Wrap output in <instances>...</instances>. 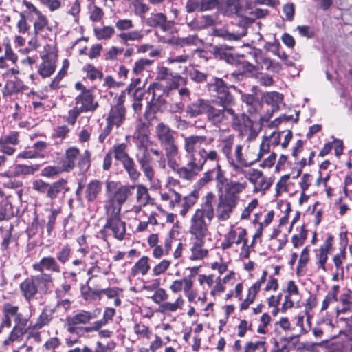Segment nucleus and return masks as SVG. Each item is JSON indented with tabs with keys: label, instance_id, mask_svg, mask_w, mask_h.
Returning a JSON list of instances; mask_svg holds the SVG:
<instances>
[{
	"label": "nucleus",
	"instance_id": "obj_19",
	"mask_svg": "<svg viewBox=\"0 0 352 352\" xmlns=\"http://www.w3.org/2000/svg\"><path fill=\"white\" fill-rule=\"evenodd\" d=\"M47 148V144L43 141L34 143L32 146L26 147L23 151L17 154V159H43L44 151Z\"/></svg>",
	"mask_w": 352,
	"mask_h": 352
},
{
	"label": "nucleus",
	"instance_id": "obj_11",
	"mask_svg": "<svg viewBox=\"0 0 352 352\" xmlns=\"http://www.w3.org/2000/svg\"><path fill=\"white\" fill-rule=\"evenodd\" d=\"M232 129L239 132L241 136H248L247 140L252 141L258 135V131L253 128L254 122L244 113H233L230 115Z\"/></svg>",
	"mask_w": 352,
	"mask_h": 352
},
{
	"label": "nucleus",
	"instance_id": "obj_21",
	"mask_svg": "<svg viewBox=\"0 0 352 352\" xmlns=\"http://www.w3.org/2000/svg\"><path fill=\"white\" fill-rule=\"evenodd\" d=\"M333 239V236L329 235L323 244L320 245L318 253L316 255L318 267L321 268L324 272L327 271L325 263L328 258V254L332 248Z\"/></svg>",
	"mask_w": 352,
	"mask_h": 352
},
{
	"label": "nucleus",
	"instance_id": "obj_3",
	"mask_svg": "<svg viewBox=\"0 0 352 352\" xmlns=\"http://www.w3.org/2000/svg\"><path fill=\"white\" fill-rule=\"evenodd\" d=\"M214 195L208 192L199 208L195 210L190 221L189 232L192 239H205L209 235L208 226L214 215L212 201Z\"/></svg>",
	"mask_w": 352,
	"mask_h": 352
},
{
	"label": "nucleus",
	"instance_id": "obj_9",
	"mask_svg": "<svg viewBox=\"0 0 352 352\" xmlns=\"http://www.w3.org/2000/svg\"><path fill=\"white\" fill-rule=\"evenodd\" d=\"M91 154L87 150L82 154L76 147H70L65 151L64 157L62 158L59 164H61L63 170L66 173L70 172L75 167L76 163L80 169L87 170L89 166Z\"/></svg>",
	"mask_w": 352,
	"mask_h": 352
},
{
	"label": "nucleus",
	"instance_id": "obj_26",
	"mask_svg": "<svg viewBox=\"0 0 352 352\" xmlns=\"http://www.w3.org/2000/svg\"><path fill=\"white\" fill-rule=\"evenodd\" d=\"M209 87L211 91L223 95L220 97L221 99L224 96L226 101L230 102L232 100V96L228 93V87L221 78H213L212 81L209 83Z\"/></svg>",
	"mask_w": 352,
	"mask_h": 352
},
{
	"label": "nucleus",
	"instance_id": "obj_6",
	"mask_svg": "<svg viewBox=\"0 0 352 352\" xmlns=\"http://www.w3.org/2000/svg\"><path fill=\"white\" fill-rule=\"evenodd\" d=\"M54 278L50 274H39L30 276L20 283V290L28 301L36 299V296L41 292L46 293L50 284L53 283Z\"/></svg>",
	"mask_w": 352,
	"mask_h": 352
},
{
	"label": "nucleus",
	"instance_id": "obj_34",
	"mask_svg": "<svg viewBox=\"0 0 352 352\" xmlns=\"http://www.w3.org/2000/svg\"><path fill=\"white\" fill-rule=\"evenodd\" d=\"M173 43L181 47L186 46H197L203 43L197 35H188L186 37L177 38L172 41Z\"/></svg>",
	"mask_w": 352,
	"mask_h": 352
},
{
	"label": "nucleus",
	"instance_id": "obj_39",
	"mask_svg": "<svg viewBox=\"0 0 352 352\" xmlns=\"http://www.w3.org/2000/svg\"><path fill=\"white\" fill-rule=\"evenodd\" d=\"M184 300L181 295H179L174 302H165L160 305L159 310L162 313L166 311L175 312L177 309L182 308Z\"/></svg>",
	"mask_w": 352,
	"mask_h": 352
},
{
	"label": "nucleus",
	"instance_id": "obj_33",
	"mask_svg": "<svg viewBox=\"0 0 352 352\" xmlns=\"http://www.w3.org/2000/svg\"><path fill=\"white\" fill-rule=\"evenodd\" d=\"M146 24L150 27H160L164 31L168 29V23L165 14L163 13L151 14L146 19Z\"/></svg>",
	"mask_w": 352,
	"mask_h": 352
},
{
	"label": "nucleus",
	"instance_id": "obj_56",
	"mask_svg": "<svg viewBox=\"0 0 352 352\" xmlns=\"http://www.w3.org/2000/svg\"><path fill=\"white\" fill-rule=\"evenodd\" d=\"M216 172V164L214 163V166L213 168L208 170L205 172L203 176L199 179L197 184L199 187H202L205 186L206 184L214 180V174Z\"/></svg>",
	"mask_w": 352,
	"mask_h": 352
},
{
	"label": "nucleus",
	"instance_id": "obj_43",
	"mask_svg": "<svg viewBox=\"0 0 352 352\" xmlns=\"http://www.w3.org/2000/svg\"><path fill=\"white\" fill-rule=\"evenodd\" d=\"M14 216L13 207L7 200L0 202V221L8 220Z\"/></svg>",
	"mask_w": 352,
	"mask_h": 352
},
{
	"label": "nucleus",
	"instance_id": "obj_13",
	"mask_svg": "<svg viewBox=\"0 0 352 352\" xmlns=\"http://www.w3.org/2000/svg\"><path fill=\"white\" fill-rule=\"evenodd\" d=\"M232 113V108L226 107L224 104L212 105L210 103L206 114V120L211 125L220 128L229 123L230 115Z\"/></svg>",
	"mask_w": 352,
	"mask_h": 352
},
{
	"label": "nucleus",
	"instance_id": "obj_59",
	"mask_svg": "<svg viewBox=\"0 0 352 352\" xmlns=\"http://www.w3.org/2000/svg\"><path fill=\"white\" fill-rule=\"evenodd\" d=\"M84 69L87 72V78L91 80L102 77V73L91 64L85 65Z\"/></svg>",
	"mask_w": 352,
	"mask_h": 352
},
{
	"label": "nucleus",
	"instance_id": "obj_16",
	"mask_svg": "<svg viewBox=\"0 0 352 352\" xmlns=\"http://www.w3.org/2000/svg\"><path fill=\"white\" fill-rule=\"evenodd\" d=\"M32 268L34 271L40 272V274H58L61 272L60 265L57 260L52 256H43L38 262L32 264Z\"/></svg>",
	"mask_w": 352,
	"mask_h": 352
},
{
	"label": "nucleus",
	"instance_id": "obj_61",
	"mask_svg": "<svg viewBox=\"0 0 352 352\" xmlns=\"http://www.w3.org/2000/svg\"><path fill=\"white\" fill-rule=\"evenodd\" d=\"M25 331L14 327L10 333L8 338L4 341V344H10L12 342L19 340L23 334L25 333Z\"/></svg>",
	"mask_w": 352,
	"mask_h": 352
},
{
	"label": "nucleus",
	"instance_id": "obj_51",
	"mask_svg": "<svg viewBox=\"0 0 352 352\" xmlns=\"http://www.w3.org/2000/svg\"><path fill=\"white\" fill-rule=\"evenodd\" d=\"M43 6L54 12L62 7L65 0H37Z\"/></svg>",
	"mask_w": 352,
	"mask_h": 352
},
{
	"label": "nucleus",
	"instance_id": "obj_60",
	"mask_svg": "<svg viewBox=\"0 0 352 352\" xmlns=\"http://www.w3.org/2000/svg\"><path fill=\"white\" fill-rule=\"evenodd\" d=\"M186 12L188 13L194 12H203L201 0H188L186 5Z\"/></svg>",
	"mask_w": 352,
	"mask_h": 352
},
{
	"label": "nucleus",
	"instance_id": "obj_45",
	"mask_svg": "<svg viewBox=\"0 0 352 352\" xmlns=\"http://www.w3.org/2000/svg\"><path fill=\"white\" fill-rule=\"evenodd\" d=\"M136 201L141 206H146L148 204L150 199L147 188L142 184L136 186Z\"/></svg>",
	"mask_w": 352,
	"mask_h": 352
},
{
	"label": "nucleus",
	"instance_id": "obj_28",
	"mask_svg": "<svg viewBox=\"0 0 352 352\" xmlns=\"http://www.w3.org/2000/svg\"><path fill=\"white\" fill-rule=\"evenodd\" d=\"M19 307L14 306L10 303H6L3 307V318L2 323L0 326V332L3 327H10L11 326V318H16L17 315L19 314L18 312Z\"/></svg>",
	"mask_w": 352,
	"mask_h": 352
},
{
	"label": "nucleus",
	"instance_id": "obj_57",
	"mask_svg": "<svg viewBox=\"0 0 352 352\" xmlns=\"http://www.w3.org/2000/svg\"><path fill=\"white\" fill-rule=\"evenodd\" d=\"M243 102H245L248 105L251 106L248 109L250 113H254L256 111V106H259L260 103L256 98L252 94H244L242 96Z\"/></svg>",
	"mask_w": 352,
	"mask_h": 352
},
{
	"label": "nucleus",
	"instance_id": "obj_44",
	"mask_svg": "<svg viewBox=\"0 0 352 352\" xmlns=\"http://www.w3.org/2000/svg\"><path fill=\"white\" fill-rule=\"evenodd\" d=\"M54 310L52 309H44L39 316L34 324L36 329H41L47 324L53 318Z\"/></svg>",
	"mask_w": 352,
	"mask_h": 352
},
{
	"label": "nucleus",
	"instance_id": "obj_58",
	"mask_svg": "<svg viewBox=\"0 0 352 352\" xmlns=\"http://www.w3.org/2000/svg\"><path fill=\"white\" fill-rule=\"evenodd\" d=\"M309 248L308 247H305L301 252L300 256L298 261V267L296 270L298 275L300 274L302 268L305 267L306 264L309 261Z\"/></svg>",
	"mask_w": 352,
	"mask_h": 352
},
{
	"label": "nucleus",
	"instance_id": "obj_63",
	"mask_svg": "<svg viewBox=\"0 0 352 352\" xmlns=\"http://www.w3.org/2000/svg\"><path fill=\"white\" fill-rule=\"evenodd\" d=\"M258 204V201L256 199H254L251 201L250 203L248 204V206H246L243 210L241 219H249L251 212L257 207Z\"/></svg>",
	"mask_w": 352,
	"mask_h": 352
},
{
	"label": "nucleus",
	"instance_id": "obj_38",
	"mask_svg": "<svg viewBox=\"0 0 352 352\" xmlns=\"http://www.w3.org/2000/svg\"><path fill=\"white\" fill-rule=\"evenodd\" d=\"M149 269L148 258L147 256H142L131 268V275L135 276L141 274L144 276L147 274Z\"/></svg>",
	"mask_w": 352,
	"mask_h": 352
},
{
	"label": "nucleus",
	"instance_id": "obj_49",
	"mask_svg": "<svg viewBox=\"0 0 352 352\" xmlns=\"http://www.w3.org/2000/svg\"><path fill=\"white\" fill-rule=\"evenodd\" d=\"M153 63V60L147 58H140L134 64L133 73L136 75H140L142 72L148 69Z\"/></svg>",
	"mask_w": 352,
	"mask_h": 352
},
{
	"label": "nucleus",
	"instance_id": "obj_5",
	"mask_svg": "<svg viewBox=\"0 0 352 352\" xmlns=\"http://www.w3.org/2000/svg\"><path fill=\"white\" fill-rule=\"evenodd\" d=\"M155 136L165 151L168 168L176 167V158L179 148L176 143V132L164 122L158 123L155 128Z\"/></svg>",
	"mask_w": 352,
	"mask_h": 352
},
{
	"label": "nucleus",
	"instance_id": "obj_25",
	"mask_svg": "<svg viewBox=\"0 0 352 352\" xmlns=\"http://www.w3.org/2000/svg\"><path fill=\"white\" fill-rule=\"evenodd\" d=\"M116 314V310L115 309L112 307H107L105 308L102 318L94 322L91 327H87L85 328V330L86 332H91L92 331H98L101 327L105 326L107 323H109V321H111L113 320V318L114 317Z\"/></svg>",
	"mask_w": 352,
	"mask_h": 352
},
{
	"label": "nucleus",
	"instance_id": "obj_18",
	"mask_svg": "<svg viewBox=\"0 0 352 352\" xmlns=\"http://www.w3.org/2000/svg\"><path fill=\"white\" fill-rule=\"evenodd\" d=\"M75 104L83 113L94 112L98 107V104L94 100L91 91L89 89L84 90L76 96Z\"/></svg>",
	"mask_w": 352,
	"mask_h": 352
},
{
	"label": "nucleus",
	"instance_id": "obj_7",
	"mask_svg": "<svg viewBox=\"0 0 352 352\" xmlns=\"http://www.w3.org/2000/svg\"><path fill=\"white\" fill-rule=\"evenodd\" d=\"M135 186H118L115 182H110L107 184V197L104 203V210L120 212L122 205L131 194V190Z\"/></svg>",
	"mask_w": 352,
	"mask_h": 352
},
{
	"label": "nucleus",
	"instance_id": "obj_4",
	"mask_svg": "<svg viewBox=\"0 0 352 352\" xmlns=\"http://www.w3.org/2000/svg\"><path fill=\"white\" fill-rule=\"evenodd\" d=\"M245 187V183L231 181L226 185L225 192L218 195L217 212L220 221H226L230 217L239 204V194Z\"/></svg>",
	"mask_w": 352,
	"mask_h": 352
},
{
	"label": "nucleus",
	"instance_id": "obj_35",
	"mask_svg": "<svg viewBox=\"0 0 352 352\" xmlns=\"http://www.w3.org/2000/svg\"><path fill=\"white\" fill-rule=\"evenodd\" d=\"M143 30H133L130 32H124L118 34V37L122 40L125 45H129V41H140L144 37Z\"/></svg>",
	"mask_w": 352,
	"mask_h": 352
},
{
	"label": "nucleus",
	"instance_id": "obj_62",
	"mask_svg": "<svg viewBox=\"0 0 352 352\" xmlns=\"http://www.w3.org/2000/svg\"><path fill=\"white\" fill-rule=\"evenodd\" d=\"M0 140L14 146L19 143V134L17 132L12 131L10 133L1 137Z\"/></svg>",
	"mask_w": 352,
	"mask_h": 352
},
{
	"label": "nucleus",
	"instance_id": "obj_64",
	"mask_svg": "<svg viewBox=\"0 0 352 352\" xmlns=\"http://www.w3.org/2000/svg\"><path fill=\"white\" fill-rule=\"evenodd\" d=\"M263 349V351L265 352V342L263 341H257L256 342H249L245 344L244 352H255L256 349Z\"/></svg>",
	"mask_w": 352,
	"mask_h": 352
},
{
	"label": "nucleus",
	"instance_id": "obj_22",
	"mask_svg": "<svg viewBox=\"0 0 352 352\" xmlns=\"http://www.w3.org/2000/svg\"><path fill=\"white\" fill-rule=\"evenodd\" d=\"M190 258L192 261L201 260L208 256V250L204 248L205 239H192Z\"/></svg>",
	"mask_w": 352,
	"mask_h": 352
},
{
	"label": "nucleus",
	"instance_id": "obj_12",
	"mask_svg": "<svg viewBox=\"0 0 352 352\" xmlns=\"http://www.w3.org/2000/svg\"><path fill=\"white\" fill-rule=\"evenodd\" d=\"M243 56L253 60L257 70H267L277 73L281 69V65L278 62L271 59L260 49L251 48Z\"/></svg>",
	"mask_w": 352,
	"mask_h": 352
},
{
	"label": "nucleus",
	"instance_id": "obj_52",
	"mask_svg": "<svg viewBox=\"0 0 352 352\" xmlns=\"http://www.w3.org/2000/svg\"><path fill=\"white\" fill-rule=\"evenodd\" d=\"M65 172L61 164L59 166H49L44 168L41 171V175L46 177H51Z\"/></svg>",
	"mask_w": 352,
	"mask_h": 352
},
{
	"label": "nucleus",
	"instance_id": "obj_31",
	"mask_svg": "<svg viewBox=\"0 0 352 352\" xmlns=\"http://www.w3.org/2000/svg\"><path fill=\"white\" fill-rule=\"evenodd\" d=\"M227 235L232 245H240L241 243H243V248L247 246L248 240L245 238L247 232L245 229L241 228L231 229Z\"/></svg>",
	"mask_w": 352,
	"mask_h": 352
},
{
	"label": "nucleus",
	"instance_id": "obj_24",
	"mask_svg": "<svg viewBox=\"0 0 352 352\" xmlns=\"http://www.w3.org/2000/svg\"><path fill=\"white\" fill-rule=\"evenodd\" d=\"M215 21L211 15H201L189 23L188 26L192 30L198 31L214 25Z\"/></svg>",
	"mask_w": 352,
	"mask_h": 352
},
{
	"label": "nucleus",
	"instance_id": "obj_27",
	"mask_svg": "<svg viewBox=\"0 0 352 352\" xmlns=\"http://www.w3.org/2000/svg\"><path fill=\"white\" fill-rule=\"evenodd\" d=\"M220 158L217 161H212L216 164V172L214 174V180L216 182L215 186L217 190L218 195H221L223 191V188L226 187V185L229 183L228 179L225 175V172L222 170L221 166L219 164Z\"/></svg>",
	"mask_w": 352,
	"mask_h": 352
},
{
	"label": "nucleus",
	"instance_id": "obj_32",
	"mask_svg": "<svg viewBox=\"0 0 352 352\" xmlns=\"http://www.w3.org/2000/svg\"><path fill=\"white\" fill-rule=\"evenodd\" d=\"M102 190V183L98 180L90 182L85 189V198L89 202H94Z\"/></svg>",
	"mask_w": 352,
	"mask_h": 352
},
{
	"label": "nucleus",
	"instance_id": "obj_54",
	"mask_svg": "<svg viewBox=\"0 0 352 352\" xmlns=\"http://www.w3.org/2000/svg\"><path fill=\"white\" fill-rule=\"evenodd\" d=\"M134 13L141 18L144 17V14L149 10V7L140 0H135L132 3Z\"/></svg>",
	"mask_w": 352,
	"mask_h": 352
},
{
	"label": "nucleus",
	"instance_id": "obj_41",
	"mask_svg": "<svg viewBox=\"0 0 352 352\" xmlns=\"http://www.w3.org/2000/svg\"><path fill=\"white\" fill-rule=\"evenodd\" d=\"M39 168H40V166L38 164H34V165L16 164L14 166V175L16 176L32 175L35 172L38 170Z\"/></svg>",
	"mask_w": 352,
	"mask_h": 352
},
{
	"label": "nucleus",
	"instance_id": "obj_17",
	"mask_svg": "<svg viewBox=\"0 0 352 352\" xmlns=\"http://www.w3.org/2000/svg\"><path fill=\"white\" fill-rule=\"evenodd\" d=\"M245 177L254 185V192L265 191L269 189L272 184V182L258 169L249 170L245 174Z\"/></svg>",
	"mask_w": 352,
	"mask_h": 352
},
{
	"label": "nucleus",
	"instance_id": "obj_53",
	"mask_svg": "<svg viewBox=\"0 0 352 352\" xmlns=\"http://www.w3.org/2000/svg\"><path fill=\"white\" fill-rule=\"evenodd\" d=\"M72 250L68 245H63L56 254V259L63 264L67 262L71 256Z\"/></svg>",
	"mask_w": 352,
	"mask_h": 352
},
{
	"label": "nucleus",
	"instance_id": "obj_14",
	"mask_svg": "<svg viewBox=\"0 0 352 352\" xmlns=\"http://www.w3.org/2000/svg\"><path fill=\"white\" fill-rule=\"evenodd\" d=\"M125 97V94L122 92L116 98V104L111 106L107 118L109 124L119 127L126 120V111L124 106Z\"/></svg>",
	"mask_w": 352,
	"mask_h": 352
},
{
	"label": "nucleus",
	"instance_id": "obj_47",
	"mask_svg": "<svg viewBox=\"0 0 352 352\" xmlns=\"http://www.w3.org/2000/svg\"><path fill=\"white\" fill-rule=\"evenodd\" d=\"M197 199L195 192H192L189 195L184 198L182 203V208L180 211V214L185 217L188 210L195 205Z\"/></svg>",
	"mask_w": 352,
	"mask_h": 352
},
{
	"label": "nucleus",
	"instance_id": "obj_30",
	"mask_svg": "<svg viewBox=\"0 0 352 352\" xmlns=\"http://www.w3.org/2000/svg\"><path fill=\"white\" fill-rule=\"evenodd\" d=\"M49 21L45 15L40 16L34 19V32L36 36H41L43 38L46 36V32L50 31Z\"/></svg>",
	"mask_w": 352,
	"mask_h": 352
},
{
	"label": "nucleus",
	"instance_id": "obj_2",
	"mask_svg": "<svg viewBox=\"0 0 352 352\" xmlns=\"http://www.w3.org/2000/svg\"><path fill=\"white\" fill-rule=\"evenodd\" d=\"M132 138L135 146L136 161L146 179L152 182L155 171L151 153L156 157H160L159 164L164 168L166 161L165 153H163L162 151L157 148V144L151 140L148 129L144 123L140 122L135 126Z\"/></svg>",
	"mask_w": 352,
	"mask_h": 352
},
{
	"label": "nucleus",
	"instance_id": "obj_55",
	"mask_svg": "<svg viewBox=\"0 0 352 352\" xmlns=\"http://www.w3.org/2000/svg\"><path fill=\"white\" fill-rule=\"evenodd\" d=\"M242 149H243L242 145L238 144V145L236 146L235 149H234L235 159H234V160L236 162V163L237 164H239V166L240 167L241 166H245V167L250 166H251L252 164V163H248L243 158V153H242Z\"/></svg>",
	"mask_w": 352,
	"mask_h": 352
},
{
	"label": "nucleus",
	"instance_id": "obj_15",
	"mask_svg": "<svg viewBox=\"0 0 352 352\" xmlns=\"http://www.w3.org/2000/svg\"><path fill=\"white\" fill-rule=\"evenodd\" d=\"M98 316L96 311L90 312L81 311L73 316H69L66 320L67 330L70 333H78V325L88 324L91 320Z\"/></svg>",
	"mask_w": 352,
	"mask_h": 352
},
{
	"label": "nucleus",
	"instance_id": "obj_10",
	"mask_svg": "<svg viewBox=\"0 0 352 352\" xmlns=\"http://www.w3.org/2000/svg\"><path fill=\"white\" fill-rule=\"evenodd\" d=\"M252 23V19L248 17H241L230 29H214L213 35L229 41H239L241 38L246 36L248 28Z\"/></svg>",
	"mask_w": 352,
	"mask_h": 352
},
{
	"label": "nucleus",
	"instance_id": "obj_8",
	"mask_svg": "<svg viewBox=\"0 0 352 352\" xmlns=\"http://www.w3.org/2000/svg\"><path fill=\"white\" fill-rule=\"evenodd\" d=\"M106 223L99 232L101 239L107 241L112 234L118 241H122L126 234V223L121 219L120 212L105 210Z\"/></svg>",
	"mask_w": 352,
	"mask_h": 352
},
{
	"label": "nucleus",
	"instance_id": "obj_20",
	"mask_svg": "<svg viewBox=\"0 0 352 352\" xmlns=\"http://www.w3.org/2000/svg\"><path fill=\"white\" fill-rule=\"evenodd\" d=\"M210 104L209 100L199 98L187 105L186 112L190 118H196L202 114L206 115Z\"/></svg>",
	"mask_w": 352,
	"mask_h": 352
},
{
	"label": "nucleus",
	"instance_id": "obj_1",
	"mask_svg": "<svg viewBox=\"0 0 352 352\" xmlns=\"http://www.w3.org/2000/svg\"><path fill=\"white\" fill-rule=\"evenodd\" d=\"M204 135H189L184 138V149L186 153L188 162L186 166H180L176 160V167L170 168L179 178L184 180H192L204 168L208 161H217L220 158L217 151L214 149L209 151L201 146L206 141Z\"/></svg>",
	"mask_w": 352,
	"mask_h": 352
},
{
	"label": "nucleus",
	"instance_id": "obj_46",
	"mask_svg": "<svg viewBox=\"0 0 352 352\" xmlns=\"http://www.w3.org/2000/svg\"><path fill=\"white\" fill-rule=\"evenodd\" d=\"M232 147V142L230 141H226L224 142V145L222 148L223 153L227 157V160L230 165L233 168L235 171L240 172L242 168L236 163L234 158L230 157V153Z\"/></svg>",
	"mask_w": 352,
	"mask_h": 352
},
{
	"label": "nucleus",
	"instance_id": "obj_36",
	"mask_svg": "<svg viewBox=\"0 0 352 352\" xmlns=\"http://www.w3.org/2000/svg\"><path fill=\"white\" fill-rule=\"evenodd\" d=\"M66 184L67 181L64 179H61L52 184H50L48 186L47 197L52 200L56 199L58 195L65 190Z\"/></svg>",
	"mask_w": 352,
	"mask_h": 352
},
{
	"label": "nucleus",
	"instance_id": "obj_40",
	"mask_svg": "<svg viewBox=\"0 0 352 352\" xmlns=\"http://www.w3.org/2000/svg\"><path fill=\"white\" fill-rule=\"evenodd\" d=\"M122 164L132 181H136L139 178L140 173L138 170L135 164L131 157L123 162Z\"/></svg>",
	"mask_w": 352,
	"mask_h": 352
},
{
	"label": "nucleus",
	"instance_id": "obj_37",
	"mask_svg": "<svg viewBox=\"0 0 352 352\" xmlns=\"http://www.w3.org/2000/svg\"><path fill=\"white\" fill-rule=\"evenodd\" d=\"M4 50L3 54L0 56V68L8 67V61L15 63L18 59L17 55L14 53L10 45H6Z\"/></svg>",
	"mask_w": 352,
	"mask_h": 352
},
{
	"label": "nucleus",
	"instance_id": "obj_50",
	"mask_svg": "<svg viewBox=\"0 0 352 352\" xmlns=\"http://www.w3.org/2000/svg\"><path fill=\"white\" fill-rule=\"evenodd\" d=\"M114 33V29L111 26H104L102 28H95L94 34L98 40L108 39Z\"/></svg>",
	"mask_w": 352,
	"mask_h": 352
},
{
	"label": "nucleus",
	"instance_id": "obj_29",
	"mask_svg": "<svg viewBox=\"0 0 352 352\" xmlns=\"http://www.w3.org/2000/svg\"><path fill=\"white\" fill-rule=\"evenodd\" d=\"M263 100L271 106L273 111H278L283 103V95L276 91L266 92L263 96Z\"/></svg>",
	"mask_w": 352,
	"mask_h": 352
},
{
	"label": "nucleus",
	"instance_id": "obj_23",
	"mask_svg": "<svg viewBox=\"0 0 352 352\" xmlns=\"http://www.w3.org/2000/svg\"><path fill=\"white\" fill-rule=\"evenodd\" d=\"M232 47L226 45H215L212 47L210 52L213 56L219 60H225L229 64H233L236 61V58L233 54L229 52Z\"/></svg>",
	"mask_w": 352,
	"mask_h": 352
},
{
	"label": "nucleus",
	"instance_id": "obj_42",
	"mask_svg": "<svg viewBox=\"0 0 352 352\" xmlns=\"http://www.w3.org/2000/svg\"><path fill=\"white\" fill-rule=\"evenodd\" d=\"M55 67V64L52 60L44 58L39 66L38 72L42 77L47 78L54 73Z\"/></svg>",
	"mask_w": 352,
	"mask_h": 352
},
{
	"label": "nucleus",
	"instance_id": "obj_48",
	"mask_svg": "<svg viewBox=\"0 0 352 352\" xmlns=\"http://www.w3.org/2000/svg\"><path fill=\"white\" fill-rule=\"evenodd\" d=\"M126 144L124 143L119 144L113 146V153L115 158L120 161L121 163L131 158L126 151Z\"/></svg>",
	"mask_w": 352,
	"mask_h": 352
}]
</instances>
